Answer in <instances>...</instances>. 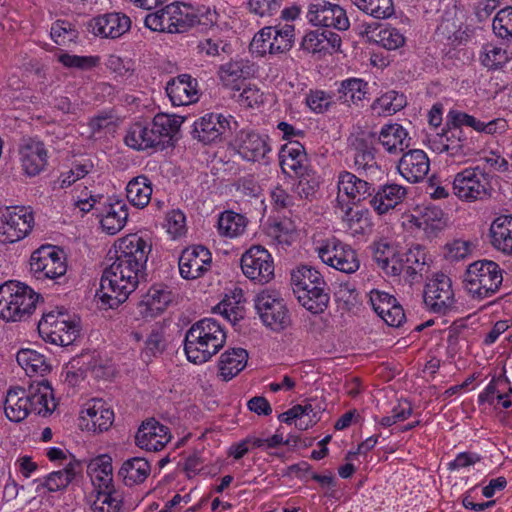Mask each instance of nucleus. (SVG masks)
<instances>
[{"label":"nucleus","instance_id":"nucleus-45","mask_svg":"<svg viewBox=\"0 0 512 512\" xmlns=\"http://www.w3.org/2000/svg\"><path fill=\"white\" fill-rule=\"evenodd\" d=\"M250 75V66L242 60L225 63L218 70V76L222 84L234 90H240L242 81Z\"/></svg>","mask_w":512,"mask_h":512},{"label":"nucleus","instance_id":"nucleus-62","mask_svg":"<svg viewBox=\"0 0 512 512\" xmlns=\"http://www.w3.org/2000/svg\"><path fill=\"white\" fill-rule=\"evenodd\" d=\"M296 177L298 178V182L294 188L295 193H297L301 199L313 198L319 187V181L315 171L309 169L303 172V174H298Z\"/></svg>","mask_w":512,"mask_h":512},{"label":"nucleus","instance_id":"nucleus-34","mask_svg":"<svg viewBox=\"0 0 512 512\" xmlns=\"http://www.w3.org/2000/svg\"><path fill=\"white\" fill-rule=\"evenodd\" d=\"M371 195L370 205L378 215H384L395 209L406 197V187L391 183L378 187Z\"/></svg>","mask_w":512,"mask_h":512},{"label":"nucleus","instance_id":"nucleus-15","mask_svg":"<svg viewBox=\"0 0 512 512\" xmlns=\"http://www.w3.org/2000/svg\"><path fill=\"white\" fill-rule=\"evenodd\" d=\"M306 17L313 26L334 28L339 31H346L350 27L346 10L328 0H313L308 6Z\"/></svg>","mask_w":512,"mask_h":512},{"label":"nucleus","instance_id":"nucleus-46","mask_svg":"<svg viewBox=\"0 0 512 512\" xmlns=\"http://www.w3.org/2000/svg\"><path fill=\"white\" fill-rule=\"evenodd\" d=\"M151 472L149 462L142 457H133L123 462L118 475L127 486H133L146 480Z\"/></svg>","mask_w":512,"mask_h":512},{"label":"nucleus","instance_id":"nucleus-19","mask_svg":"<svg viewBox=\"0 0 512 512\" xmlns=\"http://www.w3.org/2000/svg\"><path fill=\"white\" fill-rule=\"evenodd\" d=\"M430 262L431 259L424 247L412 246L405 253L398 254L397 261L393 262L399 268L395 276L403 274L410 283L418 282L428 272Z\"/></svg>","mask_w":512,"mask_h":512},{"label":"nucleus","instance_id":"nucleus-42","mask_svg":"<svg viewBox=\"0 0 512 512\" xmlns=\"http://www.w3.org/2000/svg\"><path fill=\"white\" fill-rule=\"evenodd\" d=\"M491 243L494 248L512 254V216L501 215L490 226Z\"/></svg>","mask_w":512,"mask_h":512},{"label":"nucleus","instance_id":"nucleus-14","mask_svg":"<svg viewBox=\"0 0 512 512\" xmlns=\"http://www.w3.org/2000/svg\"><path fill=\"white\" fill-rule=\"evenodd\" d=\"M424 303L429 311L438 314H446L453 310L456 298L452 280L443 273L431 278L424 288Z\"/></svg>","mask_w":512,"mask_h":512},{"label":"nucleus","instance_id":"nucleus-35","mask_svg":"<svg viewBox=\"0 0 512 512\" xmlns=\"http://www.w3.org/2000/svg\"><path fill=\"white\" fill-rule=\"evenodd\" d=\"M408 222L428 237L435 235L445 226L444 213L436 206L418 207L408 216Z\"/></svg>","mask_w":512,"mask_h":512},{"label":"nucleus","instance_id":"nucleus-55","mask_svg":"<svg viewBox=\"0 0 512 512\" xmlns=\"http://www.w3.org/2000/svg\"><path fill=\"white\" fill-rule=\"evenodd\" d=\"M479 59L484 67L496 70L503 67L510 60V55L506 48L494 43H487L483 45Z\"/></svg>","mask_w":512,"mask_h":512},{"label":"nucleus","instance_id":"nucleus-10","mask_svg":"<svg viewBox=\"0 0 512 512\" xmlns=\"http://www.w3.org/2000/svg\"><path fill=\"white\" fill-rule=\"evenodd\" d=\"M35 224L30 206H6L0 211V241L15 243L26 238Z\"/></svg>","mask_w":512,"mask_h":512},{"label":"nucleus","instance_id":"nucleus-53","mask_svg":"<svg viewBox=\"0 0 512 512\" xmlns=\"http://www.w3.org/2000/svg\"><path fill=\"white\" fill-rule=\"evenodd\" d=\"M50 36L57 45L67 46L78 42L79 31L75 23L66 19H58L51 25Z\"/></svg>","mask_w":512,"mask_h":512},{"label":"nucleus","instance_id":"nucleus-9","mask_svg":"<svg viewBox=\"0 0 512 512\" xmlns=\"http://www.w3.org/2000/svg\"><path fill=\"white\" fill-rule=\"evenodd\" d=\"M256 312L263 325L274 332L285 330L291 323L289 311L276 290L264 289L254 299Z\"/></svg>","mask_w":512,"mask_h":512},{"label":"nucleus","instance_id":"nucleus-58","mask_svg":"<svg viewBox=\"0 0 512 512\" xmlns=\"http://www.w3.org/2000/svg\"><path fill=\"white\" fill-rule=\"evenodd\" d=\"M495 35L503 39L507 45L512 43V6L497 12L492 23Z\"/></svg>","mask_w":512,"mask_h":512},{"label":"nucleus","instance_id":"nucleus-43","mask_svg":"<svg viewBox=\"0 0 512 512\" xmlns=\"http://www.w3.org/2000/svg\"><path fill=\"white\" fill-rule=\"evenodd\" d=\"M248 353L243 348H232L225 351L219 360V375L229 381L239 374L247 365Z\"/></svg>","mask_w":512,"mask_h":512},{"label":"nucleus","instance_id":"nucleus-21","mask_svg":"<svg viewBox=\"0 0 512 512\" xmlns=\"http://www.w3.org/2000/svg\"><path fill=\"white\" fill-rule=\"evenodd\" d=\"M233 146L237 154L247 162L263 161L271 152L268 136L254 131L241 130L237 134Z\"/></svg>","mask_w":512,"mask_h":512},{"label":"nucleus","instance_id":"nucleus-8","mask_svg":"<svg viewBox=\"0 0 512 512\" xmlns=\"http://www.w3.org/2000/svg\"><path fill=\"white\" fill-rule=\"evenodd\" d=\"M38 332L46 342L68 346L76 339L79 328L66 308L55 307L43 313L38 323Z\"/></svg>","mask_w":512,"mask_h":512},{"label":"nucleus","instance_id":"nucleus-23","mask_svg":"<svg viewBox=\"0 0 512 512\" xmlns=\"http://www.w3.org/2000/svg\"><path fill=\"white\" fill-rule=\"evenodd\" d=\"M130 28V18L120 12L102 14L93 17L87 23L88 31L101 38H119L127 33Z\"/></svg>","mask_w":512,"mask_h":512},{"label":"nucleus","instance_id":"nucleus-18","mask_svg":"<svg viewBox=\"0 0 512 512\" xmlns=\"http://www.w3.org/2000/svg\"><path fill=\"white\" fill-rule=\"evenodd\" d=\"M447 117L457 126L465 125V127L473 129L480 135L492 138L502 137L509 130L508 121L502 117L492 119L487 117L479 118L459 110H450Z\"/></svg>","mask_w":512,"mask_h":512},{"label":"nucleus","instance_id":"nucleus-32","mask_svg":"<svg viewBox=\"0 0 512 512\" xmlns=\"http://www.w3.org/2000/svg\"><path fill=\"white\" fill-rule=\"evenodd\" d=\"M81 471V463L74 458L64 464V468L58 471H53L43 478H38L33 481L36 484V492L40 493L43 490L48 492H57L65 489Z\"/></svg>","mask_w":512,"mask_h":512},{"label":"nucleus","instance_id":"nucleus-33","mask_svg":"<svg viewBox=\"0 0 512 512\" xmlns=\"http://www.w3.org/2000/svg\"><path fill=\"white\" fill-rule=\"evenodd\" d=\"M282 172L289 176H297L311 169L304 146L298 141H290L283 145L280 153Z\"/></svg>","mask_w":512,"mask_h":512},{"label":"nucleus","instance_id":"nucleus-26","mask_svg":"<svg viewBox=\"0 0 512 512\" xmlns=\"http://www.w3.org/2000/svg\"><path fill=\"white\" fill-rule=\"evenodd\" d=\"M171 438L170 429L152 418L141 424L135 435V442L142 450L158 452L170 442Z\"/></svg>","mask_w":512,"mask_h":512},{"label":"nucleus","instance_id":"nucleus-3","mask_svg":"<svg viewBox=\"0 0 512 512\" xmlns=\"http://www.w3.org/2000/svg\"><path fill=\"white\" fill-rule=\"evenodd\" d=\"M226 342V332L213 318L195 322L186 332L184 351L194 364H203L216 355Z\"/></svg>","mask_w":512,"mask_h":512},{"label":"nucleus","instance_id":"nucleus-60","mask_svg":"<svg viewBox=\"0 0 512 512\" xmlns=\"http://www.w3.org/2000/svg\"><path fill=\"white\" fill-rule=\"evenodd\" d=\"M58 61L66 68L88 71L97 67L100 63V57L97 55H75L61 53L57 57Z\"/></svg>","mask_w":512,"mask_h":512},{"label":"nucleus","instance_id":"nucleus-49","mask_svg":"<svg viewBox=\"0 0 512 512\" xmlns=\"http://www.w3.org/2000/svg\"><path fill=\"white\" fill-rule=\"evenodd\" d=\"M152 184L146 176L133 178L126 187L127 199L138 208H144L151 200Z\"/></svg>","mask_w":512,"mask_h":512},{"label":"nucleus","instance_id":"nucleus-24","mask_svg":"<svg viewBox=\"0 0 512 512\" xmlns=\"http://www.w3.org/2000/svg\"><path fill=\"white\" fill-rule=\"evenodd\" d=\"M232 116L219 113H207L194 122L193 137L204 144L221 139V136L231 130Z\"/></svg>","mask_w":512,"mask_h":512},{"label":"nucleus","instance_id":"nucleus-54","mask_svg":"<svg viewBox=\"0 0 512 512\" xmlns=\"http://www.w3.org/2000/svg\"><path fill=\"white\" fill-rule=\"evenodd\" d=\"M374 42L386 50H396L403 47L406 43L404 32L390 24L380 27L379 31L374 34Z\"/></svg>","mask_w":512,"mask_h":512},{"label":"nucleus","instance_id":"nucleus-50","mask_svg":"<svg viewBox=\"0 0 512 512\" xmlns=\"http://www.w3.org/2000/svg\"><path fill=\"white\" fill-rule=\"evenodd\" d=\"M95 165L90 158H81L72 162L67 171H63L58 177L60 188H68L76 181L85 178L88 174L94 172Z\"/></svg>","mask_w":512,"mask_h":512},{"label":"nucleus","instance_id":"nucleus-36","mask_svg":"<svg viewBox=\"0 0 512 512\" xmlns=\"http://www.w3.org/2000/svg\"><path fill=\"white\" fill-rule=\"evenodd\" d=\"M26 392L31 404V413L48 416L56 409L53 389L47 381L31 384Z\"/></svg>","mask_w":512,"mask_h":512},{"label":"nucleus","instance_id":"nucleus-40","mask_svg":"<svg viewBox=\"0 0 512 512\" xmlns=\"http://www.w3.org/2000/svg\"><path fill=\"white\" fill-rule=\"evenodd\" d=\"M337 93L342 104L363 106V101L369 94V84L361 78H347L340 82Z\"/></svg>","mask_w":512,"mask_h":512},{"label":"nucleus","instance_id":"nucleus-17","mask_svg":"<svg viewBox=\"0 0 512 512\" xmlns=\"http://www.w3.org/2000/svg\"><path fill=\"white\" fill-rule=\"evenodd\" d=\"M241 269L250 280L265 284L274 276V264L270 253L261 246H252L241 257Z\"/></svg>","mask_w":512,"mask_h":512},{"label":"nucleus","instance_id":"nucleus-57","mask_svg":"<svg viewBox=\"0 0 512 512\" xmlns=\"http://www.w3.org/2000/svg\"><path fill=\"white\" fill-rule=\"evenodd\" d=\"M123 504L122 494L117 490H97L91 505L93 512H120Z\"/></svg>","mask_w":512,"mask_h":512},{"label":"nucleus","instance_id":"nucleus-52","mask_svg":"<svg viewBox=\"0 0 512 512\" xmlns=\"http://www.w3.org/2000/svg\"><path fill=\"white\" fill-rule=\"evenodd\" d=\"M295 28L292 24L272 26L271 42L269 47L271 54H279L289 51L294 43Z\"/></svg>","mask_w":512,"mask_h":512},{"label":"nucleus","instance_id":"nucleus-47","mask_svg":"<svg viewBox=\"0 0 512 512\" xmlns=\"http://www.w3.org/2000/svg\"><path fill=\"white\" fill-rule=\"evenodd\" d=\"M89 475L97 490H115L113 485V468L111 458L103 455L89 465Z\"/></svg>","mask_w":512,"mask_h":512},{"label":"nucleus","instance_id":"nucleus-44","mask_svg":"<svg viewBox=\"0 0 512 512\" xmlns=\"http://www.w3.org/2000/svg\"><path fill=\"white\" fill-rule=\"evenodd\" d=\"M342 221L352 235H363L372 225L370 212L365 208H352L348 204H338Z\"/></svg>","mask_w":512,"mask_h":512},{"label":"nucleus","instance_id":"nucleus-27","mask_svg":"<svg viewBox=\"0 0 512 512\" xmlns=\"http://www.w3.org/2000/svg\"><path fill=\"white\" fill-rule=\"evenodd\" d=\"M165 91L173 106H188L199 99L198 81L189 74L171 78L166 84Z\"/></svg>","mask_w":512,"mask_h":512},{"label":"nucleus","instance_id":"nucleus-7","mask_svg":"<svg viewBox=\"0 0 512 512\" xmlns=\"http://www.w3.org/2000/svg\"><path fill=\"white\" fill-rule=\"evenodd\" d=\"M448 129L436 134L429 140L430 148L438 154H446L448 162L462 164L476 153L472 138H468L462 127L455 125L448 117Z\"/></svg>","mask_w":512,"mask_h":512},{"label":"nucleus","instance_id":"nucleus-22","mask_svg":"<svg viewBox=\"0 0 512 512\" xmlns=\"http://www.w3.org/2000/svg\"><path fill=\"white\" fill-rule=\"evenodd\" d=\"M93 215L99 220L103 231L114 235L125 226L128 219V207L123 201L105 197L98 204Z\"/></svg>","mask_w":512,"mask_h":512},{"label":"nucleus","instance_id":"nucleus-13","mask_svg":"<svg viewBox=\"0 0 512 512\" xmlns=\"http://www.w3.org/2000/svg\"><path fill=\"white\" fill-rule=\"evenodd\" d=\"M453 193L463 201L481 200L489 194L488 175L479 167H468L458 172L453 180Z\"/></svg>","mask_w":512,"mask_h":512},{"label":"nucleus","instance_id":"nucleus-64","mask_svg":"<svg viewBox=\"0 0 512 512\" xmlns=\"http://www.w3.org/2000/svg\"><path fill=\"white\" fill-rule=\"evenodd\" d=\"M164 227L172 239H177L187 232L186 216L177 209L171 210L166 214Z\"/></svg>","mask_w":512,"mask_h":512},{"label":"nucleus","instance_id":"nucleus-12","mask_svg":"<svg viewBox=\"0 0 512 512\" xmlns=\"http://www.w3.org/2000/svg\"><path fill=\"white\" fill-rule=\"evenodd\" d=\"M67 271L66 259L62 250L52 245H44L30 257V272L37 280H55Z\"/></svg>","mask_w":512,"mask_h":512},{"label":"nucleus","instance_id":"nucleus-38","mask_svg":"<svg viewBox=\"0 0 512 512\" xmlns=\"http://www.w3.org/2000/svg\"><path fill=\"white\" fill-rule=\"evenodd\" d=\"M378 141L390 154L404 153L409 148L411 138L408 131L398 123H389L381 127Z\"/></svg>","mask_w":512,"mask_h":512},{"label":"nucleus","instance_id":"nucleus-29","mask_svg":"<svg viewBox=\"0 0 512 512\" xmlns=\"http://www.w3.org/2000/svg\"><path fill=\"white\" fill-rule=\"evenodd\" d=\"M397 170L407 182L419 183L429 173L430 160L423 150L411 149L402 154Z\"/></svg>","mask_w":512,"mask_h":512},{"label":"nucleus","instance_id":"nucleus-25","mask_svg":"<svg viewBox=\"0 0 512 512\" xmlns=\"http://www.w3.org/2000/svg\"><path fill=\"white\" fill-rule=\"evenodd\" d=\"M349 152L353 157L354 167L359 174L369 177L380 173L370 137L359 135L350 139Z\"/></svg>","mask_w":512,"mask_h":512},{"label":"nucleus","instance_id":"nucleus-59","mask_svg":"<svg viewBox=\"0 0 512 512\" xmlns=\"http://www.w3.org/2000/svg\"><path fill=\"white\" fill-rule=\"evenodd\" d=\"M334 103V95L320 89H310L305 97V104L316 114L327 112Z\"/></svg>","mask_w":512,"mask_h":512},{"label":"nucleus","instance_id":"nucleus-20","mask_svg":"<svg viewBox=\"0 0 512 512\" xmlns=\"http://www.w3.org/2000/svg\"><path fill=\"white\" fill-rule=\"evenodd\" d=\"M211 252L202 245L184 249L178 260L180 276L186 280L202 277L210 268Z\"/></svg>","mask_w":512,"mask_h":512},{"label":"nucleus","instance_id":"nucleus-39","mask_svg":"<svg viewBox=\"0 0 512 512\" xmlns=\"http://www.w3.org/2000/svg\"><path fill=\"white\" fill-rule=\"evenodd\" d=\"M25 389L15 387L9 389L4 401L6 417L12 422H21L31 413V404Z\"/></svg>","mask_w":512,"mask_h":512},{"label":"nucleus","instance_id":"nucleus-5","mask_svg":"<svg viewBox=\"0 0 512 512\" xmlns=\"http://www.w3.org/2000/svg\"><path fill=\"white\" fill-rule=\"evenodd\" d=\"M38 298L24 283L5 282L0 285V317L7 322L25 320L35 311Z\"/></svg>","mask_w":512,"mask_h":512},{"label":"nucleus","instance_id":"nucleus-1","mask_svg":"<svg viewBox=\"0 0 512 512\" xmlns=\"http://www.w3.org/2000/svg\"><path fill=\"white\" fill-rule=\"evenodd\" d=\"M152 250L149 238L128 234L115 244V259L101 278V302L115 309L125 302L141 281L146 280L148 256Z\"/></svg>","mask_w":512,"mask_h":512},{"label":"nucleus","instance_id":"nucleus-4","mask_svg":"<svg viewBox=\"0 0 512 512\" xmlns=\"http://www.w3.org/2000/svg\"><path fill=\"white\" fill-rule=\"evenodd\" d=\"M503 282V269L492 260H477L469 264L463 285L471 298L483 300L494 296Z\"/></svg>","mask_w":512,"mask_h":512},{"label":"nucleus","instance_id":"nucleus-61","mask_svg":"<svg viewBox=\"0 0 512 512\" xmlns=\"http://www.w3.org/2000/svg\"><path fill=\"white\" fill-rule=\"evenodd\" d=\"M397 256L393 249L387 244H378L375 248L373 258L378 266L390 276H395L399 268H397L394 261H397Z\"/></svg>","mask_w":512,"mask_h":512},{"label":"nucleus","instance_id":"nucleus-51","mask_svg":"<svg viewBox=\"0 0 512 512\" xmlns=\"http://www.w3.org/2000/svg\"><path fill=\"white\" fill-rule=\"evenodd\" d=\"M364 14L378 20L388 19L395 13L393 0H350Z\"/></svg>","mask_w":512,"mask_h":512},{"label":"nucleus","instance_id":"nucleus-41","mask_svg":"<svg viewBox=\"0 0 512 512\" xmlns=\"http://www.w3.org/2000/svg\"><path fill=\"white\" fill-rule=\"evenodd\" d=\"M248 218L233 210H225L218 215L217 232L221 237L235 239L241 237L247 229Z\"/></svg>","mask_w":512,"mask_h":512},{"label":"nucleus","instance_id":"nucleus-28","mask_svg":"<svg viewBox=\"0 0 512 512\" xmlns=\"http://www.w3.org/2000/svg\"><path fill=\"white\" fill-rule=\"evenodd\" d=\"M80 419L87 430L103 432L113 424L114 412L103 400L91 399L84 404Z\"/></svg>","mask_w":512,"mask_h":512},{"label":"nucleus","instance_id":"nucleus-6","mask_svg":"<svg viewBox=\"0 0 512 512\" xmlns=\"http://www.w3.org/2000/svg\"><path fill=\"white\" fill-rule=\"evenodd\" d=\"M291 283L299 302L307 310L317 314L327 307L329 295L324 291L323 277L315 268L299 267L292 272Z\"/></svg>","mask_w":512,"mask_h":512},{"label":"nucleus","instance_id":"nucleus-48","mask_svg":"<svg viewBox=\"0 0 512 512\" xmlns=\"http://www.w3.org/2000/svg\"><path fill=\"white\" fill-rule=\"evenodd\" d=\"M16 360L28 376L44 375L50 370L46 357L34 349L19 350Z\"/></svg>","mask_w":512,"mask_h":512},{"label":"nucleus","instance_id":"nucleus-37","mask_svg":"<svg viewBox=\"0 0 512 512\" xmlns=\"http://www.w3.org/2000/svg\"><path fill=\"white\" fill-rule=\"evenodd\" d=\"M21 163L29 176L38 175L47 164V150L41 141L29 139L20 149Z\"/></svg>","mask_w":512,"mask_h":512},{"label":"nucleus","instance_id":"nucleus-31","mask_svg":"<svg viewBox=\"0 0 512 512\" xmlns=\"http://www.w3.org/2000/svg\"><path fill=\"white\" fill-rule=\"evenodd\" d=\"M337 203H343V197H347L352 202H358L372 195L374 188L367 180L357 177L349 171H342L337 180Z\"/></svg>","mask_w":512,"mask_h":512},{"label":"nucleus","instance_id":"nucleus-2","mask_svg":"<svg viewBox=\"0 0 512 512\" xmlns=\"http://www.w3.org/2000/svg\"><path fill=\"white\" fill-rule=\"evenodd\" d=\"M184 120L182 116L159 113L150 123L136 122L130 125L124 142L136 151L162 150L179 131Z\"/></svg>","mask_w":512,"mask_h":512},{"label":"nucleus","instance_id":"nucleus-56","mask_svg":"<svg viewBox=\"0 0 512 512\" xmlns=\"http://www.w3.org/2000/svg\"><path fill=\"white\" fill-rule=\"evenodd\" d=\"M405 105L406 99L403 94L388 91L373 102L372 109L378 115L390 116L400 111Z\"/></svg>","mask_w":512,"mask_h":512},{"label":"nucleus","instance_id":"nucleus-30","mask_svg":"<svg viewBox=\"0 0 512 512\" xmlns=\"http://www.w3.org/2000/svg\"><path fill=\"white\" fill-rule=\"evenodd\" d=\"M173 300V293L164 284L151 286L138 303L137 309L143 318H154L161 314Z\"/></svg>","mask_w":512,"mask_h":512},{"label":"nucleus","instance_id":"nucleus-11","mask_svg":"<svg viewBox=\"0 0 512 512\" xmlns=\"http://www.w3.org/2000/svg\"><path fill=\"white\" fill-rule=\"evenodd\" d=\"M316 251L324 264L340 272L352 274L360 267L356 251L335 237L322 241Z\"/></svg>","mask_w":512,"mask_h":512},{"label":"nucleus","instance_id":"nucleus-16","mask_svg":"<svg viewBox=\"0 0 512 512\" xmlns=\"http://www.w3.org/2000/svg\"><path fill=\"white\" fill-rule=\"evenodd\" d=\"M144 24L152 31L167 33H184L191 26L188 14L173 3L147 14Z\"/></svg>","mask_w":512,"mask_h":512},{"label":"nucleus","instance_id":"nucleus-63","mask_svg":"<svg viewBox=\"0 0 512 512\" xmlns=\"http://www.w3.org/2000/svg\"><path fill=\"white\" fill-rule=\"evenodd\" d=\"M165 347L166 341L164 338L163 328L155 326L145 340V346L142 350V353L148 358L156 357L162 354V352L165 350Z\"/></svg>","mask_w":512,"mask_h":512}]
</instances>
